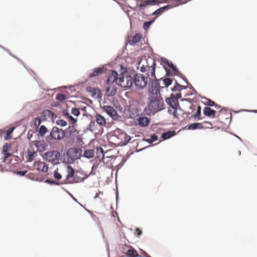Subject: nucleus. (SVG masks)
<instances>
[{
  "label": "nucleus",
  "mask_w": 257,
  "mask_h": 257,
  "mask_svg": "<svg viewBox=\"0 0 257 257\" xmlns=\"http://www.w3.org/2000/svg\"><path fill=\"white\" fill-rule=\"evenodd\" d=\"M139 67H140L141 72L144 73L147 72V77L149 78V81L156 78L155 75L156 62L151 58L142 59L139 64Z\"/></svg>",
  "instance_id": "f257e3e1"
},
{
  "label": "nucleus",
  "mask_w": 257,
  "mask_h": 257,
  "mask_svg": "<svg viewBox=\"0 0 257 257\" xmlns=\"http://www.w3.org/2000/svg\"><path fill=\"white\" fill-rule=\"evenodd\" d=\"M149 100L148 108L150 113L154 114L164 108V103L161 95L149 96Z\"/></svg>",
  "instance_id": "f03ea898"
},
{
  "label": "nucleus",
  "mask_w": 257,
  "mask_h": 257,
  "mask_svg": "<svg viewBox=\"0 0 257 257\" xmlns=\"http://www.w3.org/2000/svg\"><path fill=\"white\" fill-rule=\"evenodd\" d=\"M112 138L115 143L120 146L126 145L131 139L130 136L119 128L114 131Z\"/></svg>",
  "instance_id": "7ed1b4c3"
},
{
  "label": "nucleus",
  "mask_w": 257,
  "mask_h": 257,
  "mask_svg": "<svg viewBox=\"0 0 257 257\" xmlns=\"http://www.w3.org/2000/svg\"><path fill=\"white\" fill-rule=\"evenodd\" d=\"M116 84L124 88H130L133 85V77L127 74H121L119 75L118 80H116Z\"/></svg>",
  "instance_id": "20e7f679"
},
{
  "label": "nucleus",
  "mask_w": 257,
  "mask_h": 257,
  "mask_svg": "<svg viewBox=\"0 0 257 257\" xmlns=\"http://www.w3.org/2000/svg\"><path fill=\"white\" fill-rule=\"evenodd\" d=\"M148 79V77L143 74L137 73L133 77V84H135L137 89H142L147 86Z\"/></svg>",
  "instance_id": "39448f33"
},
{
  "label": "nucleus",
  "mask_w": 257,
  "mask_h": 257,
  "mask_svg": "<svg viewBox=\"0 0 257 257\" xmlns=\"http://www.w3.org/2000/svg\"><path fill=\"white\" fill-rule=\"evenodd\" d=\"M150 83L149 96L161 95L160 89L161 88H163V87H161L160 86L159 81L157 78H156V79L154 78V79H152L151 81H150Z\"/></svg>",
  "instance_id": "423d86ee"
},
{
  "label": "nucleus",
  "mask_w": 257,
  "mask_h": 257,
  "mask_svg": "<svg viewBox=\"0 0 257 257\" xmlns=\"http://www.w3.org/2000/svg\"><path fill=\"white\" fill-rule=\"evenodd\" d=\"M81 150L78 148H72L69 149L67 152V162L69 164H71L76 160L79 159L81 157Z\"/></svg>",
  "instance_id": "0eeeda50"
},
{
  "label": "nucleus",
  "mask_w": 257,
  "mask_h": 257,
  "mask_svg": "<svg viewBox=\"0 0 257 257\" xmlns=\"http://www.w3.org/2000/svg\"><path fill=\"white\" fill-rule=\"evenodd\" d=\"M47 115L48 116V109H46L43 111V114L35 117L33 120V122L30 125V126L35 128V132L38 131V128L41 123L40 118L42 117V121L47 120Z\"/></svg>",
  "instance_id": "6e6552de"
},
{
  "label": "nucleus",
  "mask_w": 257,
  "mask_h": 257,
  "mask_svg": "<svg viewBox=\"0 0 257 257\" xmlns=\"http://www.w3.org/2000/svg\"><path fill=\"white\" fill-rule=\"evenodd\" d=\"M160 3L158 0H137V4L140 11L144 13L145 8L148 6L157 5Z\"/></svg>",
  "instance_id": "1a4fd4ad"
},
{
  "label": "nucleus",
  "mask_w": 257,
  "mask_h": 257,
  "mask_svg": "<svg viewBox=\"0 0 257 257\" xmlns=\"http://www.w3.org/2000/svg\"><path fill=\"white\" fill-rule=\"evenodd\" d=\"M50 136L53 139L60 140L65 136V132L62 129L54 126L53 127Z\"/></svg>",
  "instance_id": "9d476101"
},
{
  "label": "nucleus",
  "mask_w": 257,
  "mask_h": 257,
  "mask_svg": "<svg viewBox=\"0 0 257 257\" xmlns=\"http://www.w3.org/2000/svg\"><path fill=\"white\" fill-rule=\"evenodd\" d=\"M140 109L136 103H132L130 105L128 108V113L131 118H135L139 116Z\"/></svg>",
  "instance_id": "9b49d317"
},
{
  "label": "nucleus",
  "mask_w": 257,
  "mask_h": 257,
  "mask_svg": "<svg viewBox=\"0 0 257 257\" xmlns=\"http://www.w3.org/2000/svg\"><path fill=\"white\" fill-rule=\"evenodd\" d=\"M189 110L190 111H188L189 113H193L192 116L194 118H198V119H201V107L199 105L192 104L190 107Z\"/></svg>",
  "instance_id": "f8f14e48"
},
{
  "label": "nucleus",
  "mask_w": 257,
  "mask_h": 257,
  "mask_svg": "<svg viewBox=\"0 0 257 257\" xmlns=\"http://www.w3.org/2000/svg\"><path fill=\"white\" fill-rule=\"evenodd\" d=\"M60 154L58 151L49 152V162L53 165L59 164Z\"/></svg>",
  "instance_id": "ddd939ff"
},
{
  "label": "nucleus",
  "mask_w": 257,
  "mask_h": 257,
  "mask_svg": "<svg viewBox=\"0 0 257 257\" xmlns=\"http://www.w3.org/2000/svg\"><path fill=\"white\" fill-rule=\"evenodd\" d=\"M33 166L36 167L38 171H40L42 173H46L48 171V165L44 162H42L40 160L35 161Z\"/></svg>",
  "instance_id": "4468645a"
},
{
  "label": "nucleus",
  "mask_w": 257,
  "mask_h": 257,
  "mask_svg": "<svg viewBox=\"0 0 257 257\" xmlns=\"http://www.w3.org/2000/svg\"><path fill=\"white\" fill-rule=\"evenodd\" d=\"M87 91L90 94L92 97L101 99L102 94L101 91L98 88H95L92 87H88L86 89Z\"/></svg>",
  "instance_id": "2eb2a0df"
},
{
  "label": "nucleus",
  "mask_w": 257,
  "mask_h": 257,
  "mask_svg": "<svg viewBox=\"0 0 257 257\" xmlns=\"http://www.w3.org/2000/svg\"><path fill=\"white\" fill-rule=\"evenodd\" d=\"M166 102L170 106V107L173 109L177 108L178 107H179L178 100L174 98L173 94H172L169 98L166 99Z\"/></svg>",
  "instance_id": "dca6fc26"
},
{
  "label": "nucleus",
  "mask_w": 257,
  "mask_h": 257,
  "mask_svg": "<svg viewBox=\"0 0 257 257\" xmlns=\"http://www.w3.org/2000/svg\"><path fill=\"white\" fill-rule=\"evenodd\" d=\"M142 37V35L141 34L136 33L134 35L128 37V42L130 45H135L140 41Z\"/></svg>",
  "instance_id": "f3484780"
},
{
  "label": "nucleus",
  "mask_w": 257,
  "mask_h": 257,
  "mask_svg": "<svg viewBox=\"0 0 257 257\" xmlns=\"http://www.w3.org/2000/svg\"><path fill=\"white\" fill-rule=\"evenodd\" d=\"M11 145V144L6 143L2 146L1 148V152L3 155L11 157L13 155L12 153L10 152V149Z\"/></svg>",
  "instance_id": "a211bd4d"
},
{
  "label": "nucleus",
  "mask_w": 257,
  "mask_h": 257,
  "mask_svg": "<svg viewBox=\"0 0 257 257\" xmlns=\"http://www.w3.org/2000/svg\"><path fill=\"white\" fill-rule=\"evenodd\" d=\"M118 80V74L115 71H112L109 74L107 79L106 80L107 84L109 85L115 82L116 83V80Z\"/></svg>",
  "instance_id": "6ab92c4d"
},
{
  "label": "nucleus",
  "mask_w": 257,
  "mask_h": 257,
  "mask_svg": "<svg viewBox=\"0 0 257 257\" xmlns=\"http://www.w3.org/2000/svg\"><path fill=\"white\" fill-rule=\"evenodd\" d=\"M203 114L208 117L214 118L216 114V111L206 106L203 108Z\"/></svg>",
  "instance_id": "aec40b11"
},
{
  "label": "nucleus",
  "mask_w": 257,
  "mask_h": 257,
  "mask_svg": "<svg viewBox=\"0 0 257 257\" xmlns=\"http://www.w3.org/2000/svg\"><path fill=\"white\" fill-rule=\"evenodd\" d=\"M37 139H40V138H43L45 134L48 132V129L44 125H41L40 126L39 130H38Z\"/></svg>",
  "instance_id": "412c9836"
},
{
  "label": "nucleus",
  "mask_w": 257,
  "mask_h": 257,
  "mask_svg": "<svg viewBox=\"0 0 257 257\" xmlns=\"http://www.w3.org/2000/svg\"><path fill=\"white\" fill-rule=\"evenodd\" d=\"M67 175L66 176V183H69L70 181L73 177L75 172L74 170L70 166H68L67 167Z\"/></svg>",
  "instance_id": "4be33fe9"
},
{
  "label": "nucleus",
  "mask_w": 257,
  "mask_h": 257,
  "mask_svg": "<svg viewBox=\"0 0 257 257\" xmlns=\"http://www.w3.org/2000/svg\"><path fill=\"white\" fill-rule=\"evenodd\" d=\"M95 121L100 126H103L106 125V122L105 118L99 114H96L95 116Z\"/></svg>",
  "instance_id": "5701e85b"
},
{
  "label": "nucleus",
  "mask_w": 257,
  "mask_h": 257,
  "mask_svg": "<svg viewBox=\"0 0 257 257\" xmlns=\"http://www.w3.org/2000/svg\"><path fill=\"white\" fill-rule=\"evenodd\" d=\"M116 92V88L113 85H110L106 89V94L108 96H113Z\"/></svg>",
  "instance_id": "b1692460"
},
{
  "label": "nucleus",
  "mask_w": 257,
  "mask_h": 257,
  "mask_svg": "<svg viewBox=\"0 0 257 257\" xmlns=\"http://www.w3.org/2000/svg\"><path fill=\"white\" fill-rule=\"evenodd\" d=\"M203 103L207 106H214L216 109H219L220 108V105L216 104L214 101L209 98H204Z\"/></svg>",
  "instance_id": "393cba45"
},
{
  "label": "nucleus",
  "mask_w": 257,
  "mask_h": 257,
  "mask_svg": "<svg viewBox=\"0 0 257 257\" xmlns=\"http://www.w3.org/2000/svg\"><path fill=\"white\" fill-rule=\"evenodd\" d=\"M103 109L108 114L111 116H114L116 114V111L112 106L106 105L103 107Z\"/></svg>",
  "instance_id": "a878e982"
},
{
  "label": "nucleus",
  "mask_w": 257,
  "mask_h": 257,
  "mask_svg": "<svg viewBox=\"0 0 257 257\" xmlns=\"http://www.w3.org/2000/svg\"><path fill=\"white\" fill-rule=\"evenodd\" d=\"M138 123L142 126H146L150 122L149 119L146 117H140L138 118Z\"/></svg>",
  "instance_id": "bb28decb"
},
{
  "label": "nucleus",
  "mask_w": 257,
  "mask_h": 257,
  "mask_svg": "<svg viewBox=\"0 0 257 257\" xmlns=\"http://www.w3.org/2000/svg\"><path fill=\"white\" fill-rule=\"evenodd\" d=\"M27 155L26 156V158L27 159L26 162H29L34 159L37 156V153L36 152H31L30 151L28 150L26 152Z\"/></svg>",
  "instance_id": "cd10ccee"
},
{
  "label": "nucleus",
  "mask_w": 257,
  "mask_h": 257,
  "mask_svg": "<svg viewBox=\"0 0 257 257\" xmlns=\"http://www.w3.org/2000/svg\"><path fill=\"white\" fill-rule=\"evenodd\" d=\"M162 61L165 64L169 67L170 68L173 69L174 72H175V73L178 72L177 68L173 65V63L171 61H169L168 59L166 58L163 59Z\"/></svg>",
  "instance_id": "c85d7f7f"
},
{
  "label": "nucleus",
  "mask_w": 257,
  "mask_h": 257,
  "mask_svg": "<svg viewBox=\"0 0 257 257\" xmlns=\"http://www.w3.org/2000/svg\"><path fill=\"white\" fill-rule=\"evenodd\" d=\"M172 8H173V6H171V5H167L166 6L162 7V8L157 10L152 14V15H159L161 14H162L163 12H164L165 10H168Z\"/></svg>",
  "instance_id": "c756f323"
},
{
  "label": "nucleus",
  "mask_w": 257,
  "mask_h": 257,
  "mask_svg": "<svg viewBox=\"0 0 257 257\" xmlns=\"http://www.w3.org/2000/svg\"><path fill=\"white\" fill-rule=\"evenodd\" d=\"M103 69L101 68H97L93 70L92 73L89 74L90 77H93L97 76H99L103 72Z\"/></svg>",
  "instance_id": "7c9ffc66"
},
{
  "label": "nucleus",
  "mask_w": 257,
  "mask_h": 257,
  "mask_svg": "<svg viewBox=\"0 0 257 257\" xmlns=\"http://www.w3.org/2000/svg\"><path fill=\"white\" fill-rule=\"evenodd\" d=\"M176 135V133L175 131H169L166 133H163L162 135V137L163 140L169 139L171 137H173Z\"/></svg>",
  "instance_id": "2f4dec72"
},
{
  "label": "nucleus",
  "mask_w": 257,
  "mask_h": 257,
  "mask_svg": "<svg viewBox=\"0 0 257 257\" xmlns=\"http://www.w3.org/2000/svg\"><path fill=\"white\" fill-rule=\"evenodd\" d=\"M64 115L68 118L70 123L72 124H74L77 122V119L73 117L66 110H64Z\"/></svg>",
  "instance_id": "473e14b6"
},
{
  "label": "nucleus",
  "mask_w": 257,
  "mask_h": 257,
  "mask_svg": "<svg viewBox=\"0 0 257 257\" xmlns=\"http://www.w3.org/2000/svg\"><path fill=\"white\" fill-rule=\"evenodd\" d=\"M77 173L78 172H77L74 174L72 179L69 181V183H78L83 180V179L81 177L79 176Z\"/></svg>",
  "instance_id": "72a5a7b5"
},
{
  "label": "nucleus",
  "mask_w": 257,
  "mask_h": 257,
  "mask_svg": "<svg viewBox=\"0 0 257 257\" xmlns=\"http://www.w3.org/2000/svg\"><path fill=\"white\" fill-rule=\"evenodd\" d=\"M165 69L166 71V76H174V75H179L181 73L178 70L177 72H174L173 69H168L165 66H164Z\"/></svg>",
  "instance_id": "f704fd0d"
},
{
  "label": "nucleus",
  "mask_w": 257,
  "mask_h": 257,
  "mask_svg": "<svg viewBox=\"0 0 257 257\" xmlns=\"http://www.w3.org/2000/svg\"><path fill=\"white\" fill-rule=\"evenodd\" d=\"M126 254L127 255L131 257H137L139 256L137 251L133 247H131L127 250Z\"/></svg>",
  "instance_id": "c9c22d12"
},
{
  "label": "nucleus",
  "mask_w": 257,
  "mask_h": 257,
  "mask_svg": "<svg viewBox=\"0 0 257 257\" xmlns=\"http://www.w3.org/2000/svg\"><path fill=\"white\" fill-rule=\"evenodd\" d=\"M94 155V150H86L84 153L83 156L86 158H91L93 157Z\"/></svg>",
  "instance_id": "e433bc0d"
},
{
  "label": "nucleus",
  "mask_w": 257,
  "mask_h": 257,
  "mask_svg": "<svg viewBox=\"0 0 257 257\" xmlns=\"http://www.w3.org/2000/svg\"><path fill=\"white\" fill-rule=\"evenodd\" d=\"M186 86L180 85L177 81L174 87L172 89L173 91H180L181 89H185Z\"/></svg>",
  "instance_id": "4c0bfd02"
},
{
  "label": "nucleus",
  "mask_w": 257,
  "mask_h": 257,
  "mask_svg": "<svg viewBox=\"0 0 257 257\" xmlns=\"http://www.w3.org/2000/svg\"><path fill=\"white\" fill-rule=\"evenodd\" d=\"M189 128L191 130L202 129L201 122L192 123L189 125Z\"/></svg>",
  "instance_id": "58836bf2"
},
{
  "label": "nucleus",
  "mask_w": 257,
  "mask_h": 257,
  "mask_svg": "<svg viewBox=\"0 0 257 257\" xmlns=\"http://www.w3.org/2000/svg\"><path fill=\"white\" fill-rule=\"evenodd\" d=\"M160 80H162L164 87H168L171 85L172 83V79L169 78H165L164 79L161 78Z\"/></svg>",
  "instance_id": "ea45409f"
},
{
  "label": "nucleus",
  "mask_w": 257,
  "mask_h": 257,
  "mask_svg": "<svg viewBox=\"0 0 257 257\" xmlns=\"http://www.w3.org/2000/svg\"><path fill=\"white\" fill-rule=\"evenodd\" d=\"M201 124L202 128H211L213 127V124L210 121H205L201 122Z\"/></svg>",
  "instance_id": "a19ab883"
},
{
  "label": "nucleus",
  "mask_w": 257,
  "mask_h": 257,
  "mask_svg": "<svg viewBox=\"0 0 257 257\" xmlns=\"http://www.w3.org/2000/svg\"><path fill=\"white\" fill-rule=\"evenodd\" d=\"M97 157L102 159L104 158L103 150L102 148L98 147L96 148Z\"/></svg>",
  "instance_id": "79ce46f5"
},
{
  "label": "nucleus",
  "mask_w": 257,
  "mask_h": 257,
  "mask_svg": "<svg viewBox=\"0 0 257 257\" xmlns=\"http://www.w3.org/2000/svg\"><path fill=\"white\" fill-rule=\"evenodd\" d=\"M27 173V170H22V171H15L14 170L13 171V173L14 174H16L17 175H19L20 176L23 177L26 175V174Z\"/></svg>",
  "instance_id": "37998d69"
},
{
  "label": "nucleus",
  "mask_w": 257,
  "mask_h": 257,
  "mask_svg": "<svg viewBox=\"0 0 257 257\" xmlns=\"http://www.w3.org/2000/svg\"><path fill=\"white\" fill-rule=\"evenodd\" d=\"M177 108H172L171 107H170V108L168 109V113L170 114H172L175 117H178V113L177 112Z\"/></svg>",
  "instance_id": "c03bdc74"
},
{
  "label": "nucleus",
  "mask_w": 257,
  "mask_h": 257,
  "mask_svg": "<svg viewBox=\"0 0 257 257\" xmlns=\"http://www.w3.org/2000/svg\"><path fill=\"white\" fill-rule=\"evenodd\" d=\"M5 135L4 136V140L5 141H7L13 138V135H12L11 133H9L8 131L5 132Z\"/></svg>",
  "instance_id": "a18cd8bd"
},
{
  "label": "nucleus",
  "mask_w": 257,
  "mask_h": 257,
  "mask_svg": "<svg viewBox=\"0 0 257 257\" xmlns=\"http://www.w3.org/2000/svg\"><path fill=\"white\" fill-rule=\"evenodd\" d=\"M56 98L59 101L62 102L66 99V96L64 94H58L56 95Z\"/></svg>",
  "instance_id": "49530a36"
},
{
  "label": "nucleus",
  "mask_w": 257,
  "mask_h": 257,
  "mask_svg": "<svg viewBox=\"0 0 257 257\" xmlns=\"http://www.w3.org/2000/svg\"><path fill=\"white\" fill-rule=\"evenodd\" d=\"M30 143L32 144L35 147V148H37V151H38L41 146V145L40 144V142L38 141V140H35L30 141Z\"/></svg>",
  "instance_id": "de8ad7c7"
},
{
  "label": "nucleus",
  "mask_w": 257,
  "mask_h": 257,
  "mask_svg": "<svg viewBox=\"0 0 257 257\" xmlns=\"http://www.w3.org/2000/svg\"><path fill=\"white\" fill-rule=\"evenodd\" d=\"M48 149V144H44L43 145H41L40 148L39 149L38 152L41 154V153L46 151Z\"/></svg>",
  "instance_id": "09e8293b"
},
{
  "label": "nucleus",
  "mask_w": 257,
  "mask_h": 257,
  "mask_svg": "<svg viewBox=\"0 0 257 257\" xmlns=\"http://www.w3.org/2000/svg\"><path fill=\"white\" fill-rule=\"evenodd\" d=\"M9 55L10 56H11L12 57H13V58H15L16 59H17L19 62H20L23 64V65L25 67V68L27 70L26 65L25 63H24V62H23L21 59H20L17 56H16L15 55L13 54L11 52H10V54H9Z\"/></svg>",
  "instance_id": "8fccbe9b"
},
{
  "label": "nucleus",
  "mask_w": 257,
  "mask_h": 257,
  "mask_svg": "<svg viewBox=\"0 0 257 257\" xmlns=\"http://www.w3.org/2000/svg\"><path fill=\"white\" fill-rule=\"evenodd\" d=\"M71 113L75 116H78L80 115L79 109L78 108H73L71 109Z\"/></svg>",
  "instance_id": "3c124183"
},
{
  "label": "nucleus",
  "mask_w": 257,
  "mask_h": 257,
  "mask_svg": "<svg viewBox=\"0 0 257 257\" xmlns=\"http://www.w3.org/2000/svg\"><path fill=\"white\" fill-rule=\"evenodd\" d=\"M27 177L31 180H34V181H38L39 178L36 177L34 176V175L32 173H29L26 175Z\"/></svg>",
  "instance_id": "603ef678"
},
{
  "label": "nucleus",
  "mask_w": 257,
  "mask_h": 257,
  "mask_svg": "<svg viewBox=\"0 0 257 257\" xmlns=\"http://www.w3.org/2000/svg\"><path fill=\"white\" fill-rule=\"evenodd\" d=\"M56 124L61 126H65L67 124V122L62 119H57L56 121Z\"/></svg>",
  "instance_id": "864d4df0"
},
{
  "label": "nucleus",
  "mask_w": 257,
  "mask_h": 257,
  "mask_svg": "<svg viewBox=\"0 0 257 257\" xmlns=\"http://www.w3.org/2000/svg\"><path fill=\"white\" fill-rule=\"evenodd\" d=\"M154 21H150L149 22H146L144 23L143 28L145 30H147L149 28L150 26L152 24Z\"/></svg>",
  "instance_id": "5fc2aeb1"
},
{
  "label": "nucleus",
  "mask_w": 257,
  "mask_h": 257,
  "mask_svg": "<svg viewBox=\"0 0 257 257\" xmlns=\"http://www.w3.org/2000/svg\"><path fill=\"white\" fill-rule=\"evenodd\" d=\"M54 176L56 180H59L62 178L61 175L58 172V169L55 171Z\"/></svg>",
  "instance_id": "6e6d98bb"
},
{
  "label": "nucleus",
  "mask_w": 257,
  "mask_h": 257,
  "mask_svg": "<svg viewBox=\"0 0 257 257\" xmlns=\"http://www.w3.org/2000/svg\"><path fill=\"white\" fill-rule=\"evenodd\" d=\"M45 141L43 139L41 140H39L40 142V144L43 145L44 144H48V135L45 137Z\"/></svg>",
  "instance_id": "4d7b16f0"
},
{
  "label": "nucleus",
  "mask_w": 257,
  "mask_h": 257,
  "mask_svg": "<svg viewBox=\"0 0 257 257\" xmlns=\"http://www.w3.org/2000/svg\"><path fill=\"white\" fill-rule=\"evenodd\" d=\"M142 234V230L139 228H136L135 231V234L138 236H140Z\"/></svg>",
  "instance_id": "13d9d810"
},
{
  "label": "nucleus",
  "mask_w": 257,
  "mask_h": 257,
  "mask_svg": "<svg viewBox=\"0 0 257 257\" xmlns=\"http://www.w3.org/2000/svg\"><path fill=\"white\" fill-rule=\"evenodd\" d=\"M30 132H32L33 134H34L35 133V132L32 131L31 130H29V132H28V133L27 134V139L30 142L31 141V139L33 137V134H30Z\"/></svg>",
  "instance_id": "bf43d9fd"
},
{
  "label": "nucleus",
  "mask_w": 257,
  "mask_h": 257,
  "mask_svg": "<svg viewBox=\"0 0 257 257\" xmlns=\"http://www.w3.org/2000/svg\"><path fill=\"white\" fill-rule=\"evenodd\" d=\"M42 157L44 160L46 162H48V151L46 152L43 155H42Z\"/></svg>",
  "instance_id": "052dcab7"
},
{
  "label": "nucleus",
  "mask_w": 257,
  "mask_h": 257,
  "mask_svg": "<svg viewBox=\"0 0 257 257\" xmlns=\"http://www.w3.org/2000/svg\"><path fill=\"white\" fill-rule=\"evenodd\" d=\"M89 128L91 131H94L95 128V122L91 121L89 124Z\"/></svg>",
  "instance_id": "680f3d73"
},
{
  "label": "nucleus",
  "mask_w": 257,
  "mask_h": 257,
  "mask_svg": "<svg viewBox=\"0 0 257 257\" xmlns=\"http://www.w3.org/2000/svg\"><path fill=\"white\" fill-rule=\"evenodd\" d=\"M158 137L156 135H153L151 137V142H155L158 140Z\"/></svg>",
  "instance_id": "e2e57ef3"
},
{
  "label": "nucleus",
  "mask_w": 257,
  "mask_h": 257,
  "mask_svg": "<svg viewBox=\"0 0 257 257\" xmlns=\"http://www.w3.org/2000/svg\"><path fill=\"white\" fill-rule=\"evenodd\" d=\"M75 130V128H74V127L73 126H69V127H68L66 129V131L67 132H69L70 133L74 132Z\"/></svg>",
  "instance_id": "0e129e2a"
},
{
  "label": "nucleus",
  "mask_w": 257,
  "mask_h": 257,
  "mask_svg": "<svg viewBox=\"0 0 257 257\" xmlns=\"http://www.w3.org/2000/svg\"><path fill=\"white\" fill-rule=\"evenodd\" d=\"M174 98H176L177 100L181 98V94L180 91H178L175 95H174Z\"/></svg>",
  "instance_id": "69168bd1"
},
{
  "label": "nucleus",
  "mask_w": 257,
  "mask_h": 257,
  "mask_svg": "<svg viewBox=\"0 0 257 257\" xmlns=\"http://www.w3.org/2000/svg\"><path fill=\"white\" fill-rule=\"evenodd\" d=\"M9 157H8L7 156L3 155V157L2 158V162L6 163Z\"/></svg>",
  "instance_id": "338daca9"
},
{
  "label": "nucleus",
  "mask_w": 257,
  "mask_h": 257,
  "mask_svg": "<svg viewBox=\"0 0 257 257\" xmlns=\"http://www.w3.org/2000/svg\"><path fill=\"white\" fill-rule=\"evenodd\" d=\"M0 47H1V48H2L4 51H5L7 52H8V53L9 54H10L11 51H10V50H9V49H8V48H6V47H4L3 46H2V45H0Z\"/></svg>",
  "instance_id": "774afa93"
}]
</instances>
